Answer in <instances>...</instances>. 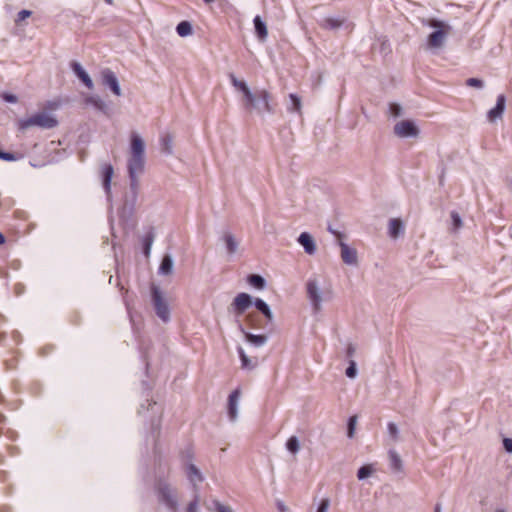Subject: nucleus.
<instances>
[{"label":"nucleus","mask_w":512,"mask_h":512,"mask_svg":"<svg viewBox=\"0 0 512 512\" xmlns=\"http://www.w3.org/2000/svg\"><path fill=\"white\" fill-rule=\"evenodd\" d=\"M187 477H188L189 481L194 486H196L198 483H201L203 481V476H202L201 472L193 464H190L187 467Z\"/></svg>","instance_id":"c756f323"},{"label":"nucleus","mask_w":512,"mask_h":512,"mask_svg":"<svg viewBox=\"0 0 512 512\" xmlns=\"http://www.w3.org/2000/svg\"><path fill=\"white\" fill-rule=\"evenodd\" d=\"M22 158V155L19 153H14L10 151H5L0 147V160L6 162H15Z\"/></svg>","instance_id":"72a5a7b5"},{"label":"nucleus","mask_w":512,"mask_h":512,"mask_svg":"<svg viewBox=\"0 0 512 512\" xmlns=\"http://www.w3.org/2000/svg\"><path fill=\"white\" fill-rule=\"evenodd\" d=\"M70 68L73 74L79 79V81L88 89L94 88V83L88 72L83 68V66L77 61L70 62Z\"/></svg>","instance_id":"ddd939ff"},{"label":"nucleus","mask_w":512,"mask_h":512,"mask_svg":"<svg viewBox=\"0 0 512 512\" xmlns=\"http://www.w3.org/2000/svg\"><path fill=\"white\" fill-rule=\"evenodd\" d=\"M242 332L245 336L246 341L253 347H262L266 344L268 340V335L266 334H255L252 332H247L242 329Z\"/></svg>","instance_id":"412c9836"},{"label":"nucleus","mask_w":512,"mask_h":512,"mask_svg":"<svg viewBox=\"0 0 512 512\" xmlns=\"http://www.w3.org/2000/svg\"><path fill=\"white\" fill-rule=\"evenodd\" d=\"M254 94H255V103L257 105L256 106H244V108L247 111L256 110L259 114H262V113L271 114L274 112L273 107L270 104L271 96L267 90H265V89L257 90Z\"/></svg>","instance_id":"0eeeda50"},{"label":"nucleus","mask_w":512,"mask_h":512,"mask_svg":"<svg viewBox=\"0 0 512 512\" xmlns=\"http://www.w3.org/2000/svg\"><path fill=\"white\" fill-rule=\"evenodd\" d=\"M390 113L394 116H399L401 114L402 108L399 104L391 103L389 105Z\"/></svg>","instance_id":"a18cd8bd"},{"label":"nucleus","mask_w":512,"mask_h":512,"mask_svg":"<svg viewBox=\"0 0 512 512\" xmlns=\"http://www.w3.org/2000/svg\"><path fill=\"white\" fill-rule=\"evenodd\" d=\"M240 360L241 368L246 370H253L258 365V358L254 356H248L242 347L237 348Z\"/></svg>","instance_id":"aec40b11"},{"label":"nucleus","mask_w":512,"mask_h":512,"mask_svg":"<svg viewBox=\"0 0 512 512\" xmlns=\"http://www.w3.org/2000/svg\"><path fill=\"white\" fill-rule=\"evenodd\" d=\"M277 508L280 512H286L287 511V507L285 506V504L281 501H278L277 502Z\"/></svg>","instance_id":"864d4df0"},{"label":"nucleus","mask_w":512,"mask_h":512,"mask_svg":"<svg viewBox=\"0 0 512 512\" xmlns=\"http://www.w3.org/2000/svg\"><path fill=\"white\" fill-rule=\"evenodd\" d=\"M289 100L290 104L288 106V111L290 112H299L301 109V99L300 97L295 93L289 94Z\"/></svg>","instance_id":"473e14b6"},{"label":"nucleus","mask_w":512,"mask_h":512,"mask_svg":"<svg viewBox=\"0 0 512 512\" xmlns=\"http://www.w3.org/2000/svg\"><path fill=\"white\" fill-rule=\"evenodd\" d=\"M102 84L115 96H121L122 90L116 74L109 68L101 71Z\"/></svg>","instance_id":"9b49d317"},{"label":"nucleus","mask_w":512,"mask_h":512,"mask_svg":"<svg viewBox=\"0 0 512 512\" xmlns=\"http://www.w3.org/2000/svg\"><path fill=\"white\" fill-rule=\"evenodd\" d=\"M388 234L397 239L404 234V223L400 218H391L388 223Z\"/></svg>","instance_id":"6ab92c4d"},{"label":"nucleus","mask_w":512,"mask_h":512,"mask_svg":"<svg viewBox=\"0 0 512 512\" xmlns=\"http://www.w3.org/2000/svg\"><path fill=\"white\" fill-rule=\"evenodd\" d=\"M394 133L400 138H414L419 135L420 129L414 120L406 119L395 124Z\"/></svg>","instance_id":"1a4fd4ad"},{"label":"nucleus","mask_w":512,"mask_h":512,"mask_svg":"<svg viewBox=\"0 0 512 512\" xmlns=\"http://www.w3.org/2000/svg\"><path fill=\"white\" fill-rule=\"evenodd\" d=\"M503 446H504V449H505L508 453H512V439H511V438H504V440H503Z\"/></svg>","instance_id":"8fccbe9b"},{"label":"nucleus","mask_w":512,"mask_h":512,"mask_svg":"<svg viewBox=\"0 0 512 512\" xmlns=\"http://www.w3.org/2000/svg\"><path fill=\"white\" fill-rule=\"evenodd\" d=\"M221 239L225 243L226 251L229 255H233L234 253H236L239 246V242L236 240V238L231 232H224Z\"/></svg>","instance_id":"b1692460"},{"label":"nucleus","mask_w":512,"mask_h":512,"mask_svg":"<svg viewBox=\"0 0 512 512\" xmlns=\"http://www.w3.org/2000/svg\"><path fill=\"white\" fill-rule=\"evenodd\" d=\"M374 51H378L381 55L386 56L391 52L390 42L386 37H379L372 45Z\"/></svg>","instance_id":"c85d7f7f"},{"label":"nucleus","mask_w":512,"mask_h":512,"mask_svg":"<svg viewBox=\"0 0 512 512\" xmlns=\"http://www.w3.org/2000/svg\"><path fill=\"white\" fill-rule=\"evenodd\" d=\"M154 228L151 227L141 238L142 253L148 257L151 253V247L154 241Z\"/></svg>","instance_id":"393cba45"},{"label":"nucleus","mask_w":512,"mask_h":512,"mask_svg":"<svg viewBox=\"0 0 512 512\" xmlns=\"http://www.w3.org/2000/svg\"><path fill=\"white\" fill-rule=\"evenodd\" d=\"M84 104L92 106L95 110L108 115L110 112L109 105L99 95H87L84 97Z\"/></svg>","instance_id":"2eb2a0df"},{"label":"nucleus","mask_w":512,"mask_h":512,"mask_svg":"<svg viewBox=\"0 0 512 512\" xmlns=\"http://www.w3.org/2000/svg\"><path fill=\"white\" fill-rule=\"evenodd\" d=\"M298 243L303 247L304 252L308 255L315 254L317 247L314 238L309 232H302L297 239Z\"/></svg>","instance_id":"f3484780"},{"label":"nucleus","mask_w":512,"mask_h":512,"mask_svg":"<svg viewBox=\"0 0 512 512\" xmlns=\"http://www.w3.org/2000/svg\"><path fill=\"white\" fill-rule=\"evenodd\" d=\"M0 98L6 102V103H10V104H15L18 102V96L16 94H13L11 92H8V91H4L0 94Z\"/></svg>","instance_id":"58836bf2"},{"label":"nucleus","mask_w":512,"mask_h":512,"mask_svg":"<svg viewBox=\"0 0 512 512\" xmlns=\"http://www.w3.org/2000/svg\"><path fill=\"white\" fill-rule=\"evenodd\" d=\"M495 512H505V511H504V510H502V509H498V510H496Z\"/></svg>","instance_id":"69168bd1"},{"label":"nucleus","mask_w":512,"mask_h":512,"mask_svg":"<svg viewBox=\"0 0 512 512\" xmlns=\"http://www.w3.org/2000/svg\"><path fill=\"white\" fill-rule=\"evenodd\" d=\"M2 206V203L0 202V207Z\"/></svg>","instance_id":"338daca9"},{"label":"nucleus","mask_w":512,"mask_h":512,"mask_svg":"<svg viewBox=\"0 0 512 512\" xmlns=\"http://www.w3.org/2000/svg\"><path fill=\"white\" fill-rule=\"evenodd\" d=\"M373 473V468L371 465H364L358 469L357 478L359 480H364L368 478Z\"/></svg>","instance_id":"4c0bfd02"},{"label":"nucleus","mask_w":512,"mask_h":512,"mask_svg":"<svg viewBox=\"0 0 512 512\" xmlns=\"http://www.w3.org/2000/svg\"><path fill=\"white\" fill-rule=\"evenodd\" d=\"M202 1H203L204 3H206V4H210V3L214 2V0H202Z\"/></svg>","instance_id":"bf43d9fd"},{"label":"nucleus","mask_w":512,"mask_h":512,"mask_svg":"<svg viewBox=\"0 0 512 512\" xmlns=\"http://www.w3.org/2000/svg\"><path fill=\"white\" fill-rule=\"evenodd\" d=\"M114 175V168L112 164L105 163L101 167V182L102 187L104 189L106 199L110 203V207H112V192H111V182Z\"/></svg>","instance_id":"9d476101"},{"label":"nucleus","mask_w":512,"mask_h":512,"mask_svg":"<svg viewBox=\"0 0 512 512\" xmlns=\"http://www.w3.org/2000/svg\"><path fill=\"white\" fill-rule=\"evenodd\" d=\"M15 290H16V293L18 295H20L22 293L23 286L21 284H18V285L15 286Z\"/></svg>","instance_id":"6e6d98bb"},{"label":"nucleus","mask_w":512,"mask_h":512,"mask_svg":"<svg viewBox=\"0 0 512 512\" xmlns=\"http://www.w3.org/2000/svg\"><path fill=\"white\" fill-rule=\"evenodd\" d=\"M157 493L159 500L166 505L170 510L175 511L178 507V498L170 484L166 481L160 480L157 483Z\"/></svg>","instance_id":"423d86ee"},{"label":"nucleus","mask_w":512,"mask_h":512,"mask_svg":"<svg viewBox=\"0 0 512 512\" xmlns=\"http://www.w3.org/2000/svg\"><path fill=\"white\" fill-rule=\"evenodd\" d=\"M307 296L314 311H318L322 302V291L316 279H309L306 283Z\"/></svg>","instance_id":"f8f14e48"},{"label":"nucleus","mask_w":512,"mask_h":512,"mask_svg":"<svg viewBox=\"0 0 512 512\" xmlns=\"http://www.w3.org/2000/svg\"><path fill=\"white\" fill-rule=\"evenodd\" d=\"M198 511V500L195 499L189 503L187 507V512H197Z\"/></svg>","instance_id":"3c124183"},{"label":"nucleus","mask_w":512,"mask_h":512,"mask_svg":"<svg viewBox=\"0 0 512 512\" xmlns=\"http://www.w3.org/2000/svg\"><path fill=\"white\" fill-rule=\"evenodd\" d=\"M246 282L252 288L263 291L267 287V280L260 274H248L246 276Z\"/></svg>","instance_id":"5701e85b"},{"label":"nucleus","mask_w":512,"mask_h":512,"mask_svg":"<svg viewBox=\"0 0 512 512\" xmlns=\"http://www.w3.org/2000/svg\"><path fill=\"white\" fill-rule=\"evenodd\" d=\"M108 221H109V224H110V227H111V231H113L114 230V227H113L114 219H113V217L110 216ZM112 235L115 237L114 232H112Z\"/></svg>","instance_id":"5fc2aeb1"},{"label":"nucleus","mask_w":512,"mask_h":512,"mask_svg":"<svg viewBox=\"0 0 512 512\" xmlns=\"http://www.w3.org/2000/svg\"><path fill=\"white\" fill-rule=\"evenodd\" d=\"M151 302L156 315L160 320H169L170 308L167 300L165 299L162 291L157 286L151 287Z\"/></svg>","instance_id":"20e7f679"},{"label":"nucleus","mask_w":512,"mask_h":512,"mask_svg":"<svg viewBox=\"0 0 512 512\" xmlns=\"http://www.w3.org/2000/svg\"><path fill=\"white\" fill-rule=\"evenodd\" d=\"M327 230H328L329 233L334 235L338 240L339 239L342 240L345 237V235L342 232L334 229L331 224H328Z\"/></svg>","instance_id":"49530a36"},{"label":"nucleus","mask_w":512,"mask_h":512,"mask_svg":"<svg viewBox=\"0 0 512 512\" xmlns=\"http://www.w3.org/2000/svg\"><path fill=\"white\" fill-rule=\"evenodd\" d=\"M345 19L341 17H324L319 21V25L325 30H337L344 24Z\"/></svg>","instance_id":"4be33fe9"},{"label":"nucleus","mask_w":512,"mask_h":512,"mask_svg":"<svg viewBox=\"0 0 512 512\" xmlns=\"http://www.w3.org/2000/svg\"><path fill=\"white\" fill-rule=\"evenodd\" d=\"M145 357H146V360H147V362H146V366L148 367V366H149L148 356H145Z\"/></svg>","instance_id":"e2e57ef3"},{"label":"nucleus","mask_w":512,"mask_h":512,"mask_svg":"<svg viewBox=\"0 0 512 512\" xmlns=\"http://www.w3.org/2000/svg\"><path fill=\"white\" fill-rule=\"evenodd\" d=\"M130 156L127 162L129 190L123 196V204L118 210L120 224L126 228L133 227L132 218L138 199L139 181L137 175L143 173L145 167V142L142 137L133 132L130 135Z\"/></svg>","instance_id":"f257e3e1"},{"label":"nucleus","mask_w":512,"mask_h":512,"mask_svg":"<svg viewBox=\"0 0 512 512\" xmlns=\"http://www.w3.org/2000/svg\"><path fill=\"white\" fill-rule=\"evenodd\" d=\"M5 241H6L5 236L3 235V233H2V232H0V245L4 244V243H5Z\"/></svg>","instance_id":"4d7b16f0"},{"label":"nucleus","mask_w":512,"mask_h":512,"mask_svg":"<svg viewBox=\"0 0 512 512\" xmlns=\"http://www.w3.org/2000/svg\"><path fill=\"white\" fill-rule=\"evenodd\" d=\"M144 408V405H141V408L139 410V413H142V409Z\"/></svg>","instance_id":"0e129e2a"},{"label":"nucleus","mask_w":512,"mask_h":512,"mask_svg":"<svg viewBox=\"0 0 512 512\" xmlns=\"http://www.w3.org/2000/svg\"><path fill=\"white\" fill-rule=\"evenodd\" d=\"M32 15V11L27 9H22L18 12L16 22L19 23L21 21H24L25 19L29 18Z\"/></svg>","instance_id":"37998d69"},{"label":"nucleus","mask_w":512,"mask_h":512,"mask_svg":"<svg viewBox=\"0 0 512 512\" xmlns=\"http://www.w3.org/2000/svg\"><path fill=\"white\" fill-rule=\"evenodd\" d=\"M506 109V96L499 94L496 99L494 107L487 112V119L494 123L498 119H501Z\"/></svg>","instance_id":"4468645a"},{"label":"nucleus","mask_w":512,"mask_h":512,"mask_svg":"<svg viewBox=\"0 0 512 512\" xmlns=\"http://www.w3.org/2000/svg\"><path fill=\"white\" fill-rule=\"evenodd\" d=\"M466 85L469 86V87H474V88H477V89H482L484 88V81L480 78H477V77H471V78H468L466 80Z\"/></svg>","instance_id":"ea45409f"},{"label":"nucleus","mask_w":512,"mask_h":512,"mask_svg":"<svg viewBox=\"0 0 512 512\" xmlns=\"http://www.w3.org/2000/svg\"><path fill=\"white\" fill-rule=\"evenodd\" d=\"M435 512H441V511H440V506H439V505H436V507H435Z\"/></svg>","instance_id":"052dcab7"},{"label":"nucleus","mask_w":512,"mask_h":512,"mask_svg":"<svg viewBox=\"0 0 512 512\" xmlns=\"http://www.w3.org/2000/svg\"><path fill=\"white\" fill-rule=\"evenodd\" d=\"M427 25L434 29L427 37V47L431 49L442 47L452 27L436 18L430 19Z\"/></svg>","instance_id":"7ed1b4c3"},{"label":"nucleus","mask_w":512,"mask_h":512,"mask_svg":"<svg viewBox=\"0 0 512 512\" xmlns=\"http://www.w3.org/2000/svg\"><path fill=\"white\" fill-rule=\"evenodd\" d=\"M253 24L254 31L258 39L265 40L268 35L267 25L265 21L259 15H256L253 19Z\"/></svg>","instance_id":"bb28decb"},{"label":"nucleus","mask_w":512,"mask_h":512,"mask_svg":"<svg viewBox=\"0 0 512 512\" xmlns=\"http://www.w3.org/2000/svg\"><path fill=\"white\" fill-rule=\"evenodd\" d=\"M255 309L263 316L266 320H273V313L269 304L262 298L256 297L254 306Z\"/></svg>","instance_id":"a878e982"},{"label":"nucleus","mask_w":512,"mask_h":512,"mask_svg":"<svg viewBox=\"0 0 512 512\" xmlns=\"http://www.w3.org/2000/svg\"><path fill=\"white\" fill-rule=\"evenodd\" d=\"M107 4L111 5L113 3L112 0H104Z\"/></svg>","instance_id":"680f3d73"},{"label":"nucleus","mask_w":512,"mask_h":512,"mask_svg":"<svg viewBox=\"0 0 512 512\" xmlns=\"http://www.w3.org/2000/svg\"><path fill=\"white\" fill-rule=\"evenodd\" d=\"M338 245L341 249L342 261L347 265H355L357 263V251L349 246L343 240L339 239Z\"/></svg>","instance_id":"dca6fc26"},{"label":"nucleus","mask_w":512,"mask_h":512,"mask_svg":"<svg viewBox=\"0 0 512 512\" xmlns=\"http://www.w3.org/2000/svg\"><path fill=\"white\" fill-rule=\"evenodd\" d=\"M328 508H329V500L324 499L321 501V503L317 509V512H327Z\"/></svg>","instance_id":"de8ad7c7"},{"label":"nucleus","mask_w":512,"mask_h":512,"mask_svg":"<svg viewBox=\"0 0 512 512\" xmlns=\"http://www.w3.org/2000/svg\"><path fill=\"white\" fill-rule=\"evenodd\" d=\"M214 506L216 512H234L230 506H226L219 501H214Z\"/></svg>","instance_id":"c03bdc74"},{"label":"nucleus","mask_w":512,"mask_h":512,"mask_svg":"<svg viewBox=\"0 0 512 512\" xmlns=\"http://www.w3.org/2000/svg\"><path fill=\"white\" fill-rule=\"evenodd\" d=\"M256 297L246 292L238 293L232 300L229 311L236 317L242 316L249 308L254 306Z\"/></svg>","instance_id":"39448f33"},{"label":"nucleus","mask_w":512,"mask_h":512,"mask_svg":"<svg viewBox=\"0 0 512 512\" xmlns=\"http://www.w3.org/2000/svg\"><path fill=\"white\" fill-rule=\"evenodd\" d=\"M357 424V416H351L348 420V427H347V436L349 438H352L354 436L355 427Z\"/></svg>","instance_id":"79ce46f5"},{"label":"nucleus","mask_w":512,"mask_h":512,"mask_svg":"<svg viewBox=\"0 0 512 512\" xmlns=\"http://www.w3.org/2000/svg\"><path fill=\"white\" fill-rule=\"evenodd\" d=\"M231 85L243 95L244 106H256L255 94L244 80L238 79L234 73L228 75Z\"/></svg>","instance_id":"6e6552de"},{"label":"nucleus","mask_w":512,"mask_h":512,"mask_svg":"<svg viewBox=\"0 0 512 512\" xmlns=\"http://www.w3.org/2000/svg\"><path fill=\"white\" fill-rule=\"evenodd\" d=\"M357 367L354 360H349V366L347 367L345 374L348 378L354 379L357 376Z\"/></svg>","instance_id":"a19ab883"},{"label":"nucleus","mask_w":512,"mask_h":512,"mask_svg":"<svg viewBox=\"0 0 512 512\" xmlns=\"http://www.w3.org/2000/svg\"><path fill=\"white\" fill-rule=\"evenodd\" d=\"M240 398L239 390L233 391L228 398V416L234 422L238 417V403Z\"/></svg>","instance_id":"a211bd4d"},{"label":"nucleus","mask_w":512,"mask_h":512,"mask_svg":"<svg viewBox=\"0 0 512 512\" xmlns=\"http://www.w3.org/2000/svg\"><path fill=\"white\" fill-rule=\"evenodd\" d=\"M172 136L166 134L161 137V149L165 154H172Z\"/></svg>","instance_id":"c9c22d12"},{"label":"nucleus","mask_w":512,"mask_h":512,"mask_svg":"<svg viewBox=\"0 0 512 512\" xmlns=\"http://www.w3.org/2000/svg\"><path fill=\"white\" fill-rule=\"evenodd\" d=\"M147 401H148V405L151 406V407H154L156 405V402H152V401H149V400H147Z\"/></svg>","instance_id":"13d9d810"},{"label":"nucleus","mask_w":512,"mask_h":512,"mask_svg":"<svg viewBox=\"0 0 512 512\" xmlns=\"http://www.w3.org/2000/svg\"><path fill=\"white\" fill-rule=\"evenodd\" d=\"M355 350V345L353 343H349L346 349V356L351 359L352 357H354Z\"/></svg>","instance_id":"09e8293b"},{"label":"nucleus","mask_w":512,"mask_h":512,"mask_svg":"<svg viewBox=\"0 0 512 512\" xmlns=\"http://www.w3.org/2000/svg\"><path fill=\"white\" fill-rule=\"evenodd\" d=\"M287 450L292 454H297L300 450L299 439L296 436H291L286 442Z\"/></svg>","instance_id":"f704fd0d"},{"label":"nucleus","mask_w":512,"mask_h":512,"mask_svg":"<svg viewBox=\"0 0 512 512\" xmlns=\"http://www.w3.org/2000/svg\"><path fill=\"white\" fill-rule=\"evenodd\" d=\"M176 32L180 37H188L193 33L192 23L188 20L180 21L176 26Z\"/></svg>","instance_id":"7c9ffc66"},{"label":"nucleus","mask_w":512,"mask_h":512,"mask_svg":"<svg viewBox=\"0 0 512 512\" xmlns=\"http://www.w3.org/2000/svg\"><path fill=\"white\" fill-rule=\"evenodd\" d=\"M389 462H390V467L394 472L402 471V460L396 451H394V450L389 451Z\"/></svg>","instance_id":"2f4dec72"},{"label":"nucleus","mask_w":512,"mask_h":512,"mask_svg":"<svg viewBox=\"0 0 512 512\" xmlns=\"http://www.w3.org/2000/svg\"><path fill=\"white\" fill-rule=\"evenodd\" d=\"M58 125V120L55 116L46 111H41L33 114L27 118H21L18 121V129L25 131L29 127L37 126L42 129H52Z\"/></svg>","instance_id":"f03ea898"},{"label":"nucleus","mask_w":512,"mask_h":512,"mask_svg":"<svg viewBox=\"0 0 512 512\" xmlns=\"http://www.w3.org/2000/svg\"><path fill=\"white\" fill-rule=\"evenodd\" d=\"M388 430H389V433L392 436H396L397 433H398V428H397V426L394 423H389L388 424Z\"/></svg>","instance_id":"603ef678"},{"label":"nucleus","mask_w":512,"mask_h":512,"mask_svg":"<svg viewBox=\"0 0 512 512\" xmlns=\"http://www.w3.org/2000/svg\"><path fill=\"white\" fill-rule=\"evenodd\" d=\"M450 218H451V227L453 230H457L462 226V224H463L462 218L458 212H456L454 210L451 211Z\"/></svg>","instance_id":"e433bc0d"},{"label":"nucleus","mask_w":512,"mask_h":512,"mask_svg":"<svg viewBox=\"0 0 512 512\" xmlns=\"http://www.w3.org/2000/svg\"><path fill=\"white\" fill-rule=\"evenodd\" d=\"M174 260L170 254H165L158 268V274L167 276L173 271Z\"/></svg>","instance_id":"cd10ccee"}]
</instances>
